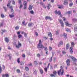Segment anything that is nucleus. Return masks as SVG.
<instances>
[{
  "instance_id": "1",
  "label": "nucleus",
  "mask_w": 77,
  "mask_h": 77,
  "mask_svg": "<svg viewBox=\"0 0 77 77\" xmlns=\"http://www.w3.org/2000/svg\"><path fill=\"white\" fill-rule=\"evenodd\" d=\"M63 73H64V70L63 68H61L59 71H58V74L59 75H60V74L62 75L63 74Z\"/></svg>"
},
{
  "instance_id": "2",
  "label": "nucleus",
  "mask_w": 77,
  "mask_h": 77,
  "mask_svg": "<svg viewBox=\"0 0 77 77\" xmlns=\"http://www.w3.org/2000/svg\"><path fill=\"white\" fill-rule=\"evenodd\" d=\"M41 40H39V43L38 44V45H37V47L38 48H44V46L42 44H41Z\"/></svg>"
},
{
  "instance_id": "3",
  "label": "nucleus",
  "mask_w": 77,
  "mask_h": 77,
  "mask_svg": "<svg viewBox=\"0 0 77 77\" xmlns=\"http://www.w3.org/2000/svg\"><path fill=\"white\" fill-rule=\"evenodd\" d=\"M60 23L61 24V26L62 27H64V23L63 22L62 20H59Z\"/></svg>"
},
{
  "instance_id": "4",
  "label": "nucleus",
  "mask_w": 77,
  "mask_h": 77,
  "mask_svg": "<svg viewBox=\"0 0 77 77\" xmlns=\"http://www.w3.org/2000/svg\"><path fill=\"white\" fill-rule=\"evenodd\" d=\"M69 57H70L72 59L73 61L75 62L77 61V59L75 58V57H73L72 56H69Z\"/></svg>"
},
{
  "instance_id": "5",
  "label": "nucleus",
  "mask_w": 77,
  "mask_h": 77,
  "mask_svg": "<svg viewBox=\"0 0 77 77\" xmlns=\"http://www.w3.org/2000/svg\"><path fill=\"white\" fill-rule=\"evenodd\" d=\"M21 47V44L20 42H18V45H16V47L17 48H19Z\"/></svg>"
},
{
  "instance_id": "6",
  "label": "nucleus",
  "mask_w": 77,
  "mask_h": 77,
  "mask_svg": "<svg viewBox=\"0 0 77 77\" xmlns=\"http://www.w3.org/2000/svg\"><path fill=\"white\" fill-rule=\"evenodd\" d=\"M70 63V60L69 59H67L66 61V63L68 66L69 65V63Z\"/></svg>"
},
{
  "instance_id": "7",
  "label": "nucleus",
  "mask_w": 77,
  "mask_h": 77,
  "mask_svg": "<svg viewBox=\"0 0 77 77\" xmlns=\"http://www.w3.org/2000/svg\"><path fill=\"white\" fill-rule=\"evenodd\" d=\"M65 23L66 26H69V27H70V26H71V25H72L71 24H69V23H68V22H66Z\"/></svg>"
},
{
  "instance_id": "8",
  "label": "nucleus",
  "mask_w": 77,
  "mask_h": 77,
  "mask_svg": "<svg viewBox=\"0 0 77 77\" xmlns=\"http://www.w3.org/2000/svg\"><path fill=\"white\" fill-rule=\"evenodd\" d=\"M49 66H50V63L48 64L47 68H44L45 71V72H47V68H49Z\"/></svg>"
},
{
  "instance_id": "9",
  "label": "nucleus",
  "mask_w": 77,
  "mask_h": 77,
  "mask_svg": "<svg viewBox=\"0 0 77 77\" xmlns=\"http://www.w3.org/2000/svg\"><path fill=\"white\" fill-rule=\"evenodd\" d=\"M14 13H12V14H9V17L10 18H12V17H14Z\"/></svg>"
},
{
  "instance_id": "10",
  "label": "nucleus",
  "mask_w": 77,
  "mask_h": 77,
  "mask_svg": "<svg viewBox=\"0 0 77 77\" xmlns=\"http://www.w3.org/2000/svg\"><path fill=\"white\" fill-rule=\"evenodd\" d=\"M45 18L46 20H48V19H49L50 20H52V19L51 18V17H50L48 16H46L45 17Z\"/></svg>"
},
{
  "instance_id": "11",
  "label": "nucleus",
  "mask_w": 77,
  "mask_h": 77,
  "mask_svg": "<svg viewBox=\"0 0 77 77\" xmlns=\"http://www.w3.org/2000/svg\"><path fill=\"white\" fill-rule=\"evenodd\" d=\"M69 44H67L66 47V50H68V49L69 48Z\"/></svg>"
},
{
  "instance_id": "12",
  "label": "nucleus",
  "mask_w": 77,
  "mask_h": 77,
  "mask_svg": "<svg viewBox=\"0 0 77 77\" xmlns=\"http://www.w3.org/2000/svg\"><path fill=\"white\" fill-rule=\"evenodd\" d=\"M72 47H70V52L71 53V54H72L73 53V51H72Z\"/></svg>"
},
{
  "instance_id": "13",
  "label": "nucleus",
  "mask_w": 77,
  "mask_h": 77,
  "mask_svg": "<svg viewBox=\"0 0 77 77\" xmlns=\"http://www.w3.org/2000/svg\"><path fill=\"white\" fill-rule=\"evenodd\" d=\"M32 7L31 5H29V10H32Z\"/></svg>"
},
{
  "instance_id": "14",
  "label": "nucleus",
  "mask_w": 77,
  "mask_h": 77,
  "mask_svg": "<svg viewBox=\"0 0 77 77\" xmlns=\"http://www.w3.org/2000/svg\"><path fill=\"white\" fill-rule=\"evenodd\" d=\"M5 40L6 42H7V43H8L9 42V39H8V38H5Z\"/></svg>"
},
{
  "instance_id": "15",
  "label": "nucleus",
  "mask_w": 77,
  "mask_h": 77,
  "mask_svg": "<svg viewBox=\"0 0 77 77\" xmlns=\"http://www.w3.org/2000/svg\"><path fill=\"white\" fill-rule=\"evenodd\" d=\"M63 35L64 36L65 39H66V38H67V35H66V34H65V33L63 34Z\"/></svg>"
},
{
  "instance_id": "16",
  "label": "nucleus",
  "mask_w": 77,
  "mask_h": 77,
  "mask_svg": "<svg viewBox=\"0 0 77 77\" xmlns=\"http://www.w3.org/2000/svg\"><path fill=\"white\" fill-rule=\"evenodd\" d=\"M17 36L19 38H22V37H23V36L21 34L18 35Z\"/></svg>"
},
{
  "instance_id": "17",
  "label": "nucleus",
  "mask_w": 77,
  "mask_h": 77,
  "mask_svg": "<svg viewBox=\"0 0 77 77\" xmlns=\"http://www.w3.org/2000/svg\"><path fill=\"white\" fill-rule=\"evenodd\" d=\"M10 8L11 9V12H14V10L12 8V6H11V7H10Z\"/></svg>"
},
{
  "instance_id": "18",
  "label": "nucleus",
  "mask_w": 77,
  "mask_h": 77,
  "mask_svg": "<svg viewBox=\"0 0 77 77\" xmlns=\"http://www.w3.org/2000/svg\"><path fill=\"white\" fill-rule=\"evenodd\" d=\"M58 8H59V9H62L63 8V6L62 5H61L58 7Z\"/></svg>"
},
{
  "instance_id": "19",
  "label": "nucleus",
  "mask_w": 77,
  "mask_h": 77,
  "mask_svg": "<svg viewBox=\"0 0 77 77\" xmlns=\"http://www.w3.org/2000/svg\"><path fill=\"white\" fill-rule=\"evenodd\" d=\"M40 72H41V74H43L44 72H43V70L42 69H40Z\"/></svg>"
},
{
  "instance_id": "20",
  "label": "nucleus",
  "mask_w": 77,
  "mask_h": 77,
  "mask_svg": "<svg viewBox=\"0 0 77 77\" xmlns=\"http://www.w3.org/2000/svg\"><path fill=\"white\" fill-rule=\"evenodd\" d=\"M48 36L51 37H52L53 36V35H52V34H51V32L49 33Z\"/></svg>"
},
{
  "instance_id": "21",
  "label": "nucleus",
  "mask_w": 77,
  "mask_h": 77,
  "mask_svg": "<svg viewBox=\"0 0 77 77\" xmlns=\"http://www.w3.org/2000/svg\"><path fill=\"white\" fill-rule=\"evenodd\" d=\"M23 5H24V6H27V2H26L24 1L23 2Z\"/></svg>"
},
{
  "instance_id": "22",
  "label": "nucleus",
  "mask_w": 77,
  "mask_h": 77,
  "mask_svg": "<svg viewBox=\"0 0 77 77\" xmlns=\"http://www.w3.org/2000/svg\"><path fill=\"white\" fill-rule=\"evenodd\" d=\"M20 65H24V62H20Z\"/></svg>"
},
{
  "instance_id": "23",
  "label": "nucleus",
  "mask_w": 77,
  "mask_h": 77,
  "mask_svg": "<svg viewBox=\"0 0 77 77\" xmlns=\"http://www.w3.org/2000/svg\"><path fill=\"white\" fill-rule=\"evenodd\" d=\"M22 24H23V25H24V26H26L27 25V23H25V21H23Z\"/></svg>"
},
{
  "instance_id": "24",
  "label": "nucleus",
  "mask_w": 77,
  "mask_h": 77,
  "mask_svg": "<svg viewBox=\"0 0 77 77\" xmlns=\"http://www.w3.org/2000/svg\"><path fill=\"white\" fill-rule=\"evenodd\" d=\"M63 44V42H60V44L58 45V47H60V45H62Z\"/></svg>"
},
{
  "instance_id": "25",
  "label": "nucleus",
  "mask_w": 77,
  "mask_h": 77,
  "mask_svg": "<svg viewBox=\"0 0 77 77\" xmlns=\"http://www.w3.org/2000/svg\"><path fill=\"white\" fill-rule=\"evenodd\" d=\"M64 5H68V2H67L66 1H64Z\"/></svg>"
},
{
  "instance_id": "26",
  "label": "nucleus",
  "mask_w": 77,
  "mask_h": 77,
  "mask_svg": "<svg viewBox=\"0 0 77 77\" xmlns=\"http://www.w3.org/2000/svg\"><path fill=\"white\" fill-rule=\"evenodd\" d=\"M72 21H77V19L74 18L72 20Z\"/></svg>"
},
{
  "instance_id": "27",
  "label": "nucleus",
  "mask_w": 77,
  "mask_h": 77,
  "mask_svg": "<svg viewBox=\"0 0 77 77\" xmlns=\"http://www.w3.org/2000/svg\"><path fill=\"white\" fill-rule=\"evenodd\" d=\"M17 72L18 73H20L21 72V71L19 69H17Z\"/></svg>"
},
{
  "instance_id": "28",
  "label": "nucleus",
  "mask_w": 77,
  "mask_h": 77,
  "mask_svg": "<svg viewBox=\"0 0 77 77\" xmlns=\"http://www.w3.org/2000/svg\"><path fill=\"white\" fill-rule=\"evenodd\" d=\"M15 30H18V29H19V27H18V26H16L15 27Z\"/></svg>"
},
{
  "instance_id": "29",
  "label": "nucleus",
  "mask_w": 77,
  "mask_h": 77,
  "mask_svg": "<svg viewBox=\"0 0 77 77\" xmlns=\"http://www.w3.org/2000/svg\"><path fill=\"white\" fill-rule=\"evenodd\" d=\"M37 56L38 57H40L41 56V55L39 54H37Z\"/></svg>"
},
{
  "instance_id": "30",
  "label": "nucleus",
  "mask_w": 77,
  "mask_h": 77,
  "mask_svg": "<svg viewBox=\"0 0 77 77\" xmlns=\"http://www.w3.org/2000/svg\"><path fill=\"white\" fill-rule=\"evenodd\" d=\"M17 62L18 63H19L20 62V58H18L17 60Z\"/></svg>"
},
{
  "instance_id": "31",
  "label": "nucleus",
  "mask_w": 77,
  "mask_h": 77,
  "mask_svg": "<svg viewBox=\"0 0 77 77\" xmlns=\"http://www.w3.org/2000/svg\"><path fill=\"white\" fill-rule=\"evenodd\" d=\"M32 26V23H30L28 24V26L29 27L31 26Z\"/></svg>"
},
{
  "instance_id": "32",
  "label": "nucleus",
  "mask_w": 77,
  "mask_h": 77,
  "mask_svg": "<svg viewBox=\"0 0 77 77\" xmlns=\"http://www.w3.org/2000/svg\"><path fill=\"white\" fill-rule=\"evenodd\" d=\"M21 0H18V2L19 4L20 5L21 4Z\"/></svg>"
},
{
  "instance_id": "33",
  "label": "nucleus",
  "mask_w": 77,
  "mask_h": 77,
  "mask_svg": "<svg viewBox=\"0 0 77 77\" xmlns=\"http://www.w3.org/2000/svg\"><path fill=\"white\" fill-rule=\"evenodd\" d=\"M11 2H12V4L13 5H15V2L14 1V0H11Z\"/></svg>"
},
{
  "instance_id": "34",
  "label": "nucleus",
  "mask_w": 77,
  "mask_h": 77,
  "mask_svg": "<svg viewBox=\"0 0 77 77\" xmlns=\"http://www.w3.org/2000/svg\"><path fill=\"white\" fill-rule=\"evenodd\" d=\"M71 45L72 47H73V46L74 45V42H71Z\"/></svg>"
},
{
  "instance_id": "35",
  "label": "nucleus",
  "mask_w": 77,
  "mask_h": 77,
  "mask_svg": "<svg viewBox=\"0 0 77 77\" xmlns=\"http://www.w3.org/2000/svg\"><path fill=\"white\" fill-rule=\"evenodd\" d=\"M1 16L2 18H3L5 17V16H4V15H3V14H1Z\"/></svg>"
},
{
  "instance_id": "36",
  "label": "nucleus",
  "mask_w": 77,
  "mask_h": 77,
  "mask_svg": "<svg viewBox=\"0 0 77 77\" xmlns=\"http://www.w3.org/2000/svg\"><path fill=\"white\" fill-rule=\"evenodd\" d=\"M55 75L54 74H51L50 75L51 77H55Z\"/></svg>"
},
{
  "instance_id": "37",
  "label": "nucleus",
  "mask_w": 77,
  "mask_h": 77,
  "mask_svg": "<svg viewBox=\"0 0 77 77\" xmlns=\"http://www.w3.org/2000/svg\"><path fill=\"white\" fill-rule=\"evenodd\" d=\"M25 69L26 70V71H28V70L29 69V67H25Z\"/></svg>"
},
{
  "instance_id": "38",
  "label": "nucleus",
  "mask_w": 77,
  "mask_h": 77,
  "mask_svg": "<svg viewBox=\"0 0 77 77\" xmlns=\"http://www.w3.org/2000/svg\"><path fill=\"white\" fill-rule=\"evenodd\" d=\"M56 73H57V72L56 71H54L53 72V74L55 75H56Z\"/></svg>"
},
{
  "instance_id": "39",
  "label": "nucleus",
  "mask_w": 77,
  "mask_h": 77,
  "mask_svg": "<svg viewBox=\"0 0 77 77\" xmlns=\"http://www.w3.org/2000/svg\"><path fill=\"white\" fill-rule=\"evenodd\" d=\"M59 32L58 31H56V35H59Z\"/></svg>"
},
{
  "instance_id": "40",
  "label": "nucleus",
  "mask_w": 77,
  "mask_h": 77,
  "mask_svg": "<svg viewBox=\"0 0 77 77\" xmlns=\"http://www.w3.org/2000/svg\"><path fill=\"white\" fill-rule=\"evenodd\" d=\"M2 67L0 66V73H2Z\"/></svg>"
},
{
  "instance_id": "41",
  "label": "nucleus",
  "mask_w": 77,
  "mask_h": 77,
  "mask_svg": "<svg viewBox=\"0 0 77 77\" xmlns=\"http://www.w3.org/2000/svg\"><path fill=\"white\" fill-rule=\"evenodd\" d=\"M24 36L25 37H27V34H26V33H24Z\"/></svg>"
},
{
  "instance_id": "42",
  "label": "nucleus",
  "mask_w": 77,
  "mask_h": 77,
  "mask_svg": "<svg viewBox=\"0 0 77 77\" xmlns=\"http://www.w3.org/2000/svg\"><path fill=\"white\" fill-rule=\"evenodd\" d=\"M30 13H31V14H33V13H34V12H33V11H30Z\"/></svg>"
},
{
  "instance_id": "43",
  "label": "nucleus",
  "mask_w": 77,
  "mask_h": 77,
  "mask_svg": "<svg viewBox=\"0 0 77 77\" xmlns=\"http://www.w3.org/2000/svg\"><path fill=\"white\" fill-rule=\"evenodd\" d=\"M57 13V14L59 15H60V14H61V13L60 12V11H58Z\"/></svg>"
},
{
  "instance_id": "44",
  "label": "nucleus",
  "mask_w": 77,
  "mask_h": 77,
  "mask_svg": "<svg viewBox=\"0 0 77 77\" xmlns=\"http://www.w3.org/2000/svg\"><path fill=\"white\" fill-rule=\"evenodd\" d=\"M44 50L45 51H47V47H45Z\"/></svg>"
},
{
  "instance_id": "45",
  "label": "nucleus",
  "mask_w": 77,
  "mask_h": 77,
  "mask_svg": "<svg viewBox=\"0 0 77 77\" xmlns=\"http://www.w3.org/2000/svg\"><path fill=\"white\" fill-rule=\"evenodd\" d=\"M23 7V5L22 4H20V8L21 9V8Z\"/></svg>"
},
{
  "instance_id": "46",
  "label": "nucleus",
  "mask_w": 77,
  "mask_h": 77,
  "mask_svg": "<svg viewBox=\"0 0 77 77\" xmlns=\"http://www.w3.org/2000/svg\"><path fill=\"white\" fill-rule=\"evenodd\" d=\"M34 63L35 64H36V65H38V62L36 61H34Z\"/></svg>"
},
{
  "instance_id": "47",
  "label": "nucleus",
  "mask_w": 77,
  "mask_h": 77,
  "mask_svg": "<svg viewBox=\"0 0 77 77\" xmlns=\"http://www.w3.org/2000/svg\"><path fill=\"white\" fill-rule=\"evenodd\" d=\"M45 53H46V54H47V55L48 54V52L47 51H46Z\"/></svg>"
},
{
  "instance_id": "48",
  "label": "nucleus",
  "mask_w": 77,
  "mask_h": 77,
  "mask_svg": "<svg viewBox=\"0 0 77 77\" xmlns=\"http://www.w3.org/2000/svg\"><path fill=\"white\" fill-rule=\"evenodd\" d=\"M34 74L35 75H36V71L35 70L34 72Z\"/></svg>"
},
{
  "instance_id": "49",
  "label": "nucleus",
  "mask_w": 77,
  "mask_h": 77,
  "mask_svg": "<svg viewBox=\"0 0 77 77\" xmlns=\"http://www.w3.org/2000/svg\"><path fill=\"white\" fill-rule=\"evenodd\" d=\"M72 5H73V3H71L70 4H69V6H72Z\"/></svg>"
},
{
  "instance_id": "50",
  "label": "nucleus",
  "mask_w": 77,
  "mask_h": 77,
  "mask_svg": "<svg viewBox=\"0 0 77 77\" xmlns=\"http://www.w3.org/2000/svg\"><path fill=\"white\" fill-rule=\"evenodd\" d=\"M10 6H11V5L10 4V3H9L8 4H7L8 7H10Z\"/></svg>"
},
{
  "instance_id": "51",
  "label": "nucleus",
  "mask_w": 77,
  "mask_h": 77,
  "mask_svg": "<svg viewBox=\"0 0 77 77\" xmlns=\"http://www.w3.org/2000/svg\"><path fill=\"white\" fill-rule=\"evenodd\" d=\"M63 19L64 21H66V18L65 17H63Z\"/></svg>"
},
{
  "instance_id": "52",
  "label": "nucleus",
  "mask_w": 77,
  "mask_h": 77,
  "mask_svg": "<svg viewBox=\"0 0 77 77\" xmlns=\"http://www.w3.org/2000/svg\"><path fill=\"white\" fill-rule=\"evenodd\" d=\"M5 77H9V75L8 74H5Z\"/></svg>"
},
{
  "instance_id": "53",
  "label": "nucleus",
  "mask_w": 77,
  "mask_h": 77,
  "mask_svg": "<svg viewBox=\"0 0 77 77\" xmlns=\"http://www.w3.org/2000/svg\"><path fill=\"white\" fill-rule=\"evenodd\" d=\"M49 49L50 50H52V48L51 47H49Z\"/></svg>"
},
{
  "instance_id": "54",
  "label": "nucleus",
  "mask_w": 77,
  "mask_h": 77,
  "mask_svg": "<svg viewBox=\"0 0 77 77\" xmlns=\"http://www.w3.org/2000/svg\"><path fill=\"white\" fill-rule=\"evenodd\" d=\"M71 11H69L68 12V14H71Z\"/></svg>"
},
{
  "instance_id": "55",
  "label": "nucleus",
  "mask_w": 77,
  "mask_h": 77,
  "mask_svg": "<svg viewBox=\"0 0 77 77\" xmlns=\"http://www.w3.org/2000/svg\"><path fill=\"white\" fill-rule=\"evenodd\" d=\"M58 12V11H55V14H57Z\"/></svg>"
},
{
  "instance_id": "56",
  "label": "nucleus",
  "mask_w": 77,
  "mask_h": 77,
  "mask_svg": "<svg viewBox=\"0 0 77 77\" xmlns=\"http://www.w3.org/2000/svg\"><path fill=\"white\" fill-rule=\"evenodd\" d=\"M20 32H17V34L18 35H20Z\"/></svg>"
},
{
  "instance_id": "57",
  "label": "nucleus",
  "mask_w": 77,
  "mask_h": 77,
  "mask_svg": "<svg viewBox=\"0 0 77 77\" xmlns=\"http://www.w3.org/2000/svg\"><path fill=\"white\" fill-rule=\"evenodd\" d=\"M27 8V6H24V9H26Z\"/></svg>"
},
{
  "instance_id": "58",
  "label": "nucleus",
  "mask_w": 77,
  "mask_h": 77,
  "mask_svg": "<svg viewBox=\"0 0 77 77\" xmlns=\"http://www.w3.org/2000/svg\"><path fill=\"white\" fill-rule=\"evenodd\" d=\"M14 45L15 47H16V46L17 45V44L16 43V42H14Z\"/></svg>"
},
{
  "instance_id": "59",
  "label": "nucleus",
  "mask_w": 77,
  "mask_h": 77,
  "mask_svg": "<svg viewBox=\"0 0 77 77\" xmlns=\"http://www.w3.org/2000/svg\"><path fill=\"white\" fill-rule=\"evenodd\" d=\"M44 38L45 40H46V39H48V38H47L46 37H44Z\"/></svg>"
},
{
  "instance_id": "60",
  "label": "nucleus",
  "mask_w": 77,
  "mask_h": 77,
  "mask_svg": "<svg viewBox=\"0 0 77 77\" xmlns=\"http://www.w3.org/2000/svg\"><path fill=\"white\" fill-rule=\"evenodd\" d=\"M35 34L36 35V36H38V34L37 32H35Z\"/></svg>"
},
{
  "instance_id": "61",
  "label": "nucleus",
  "mask_w": 77,
  "mask_h": 77,
  "mask_svg": "<svg viewBox=\"0 0 77 77\" xmlns=\"http://www.w3.org/2000/svg\"><path fill=\"white\" fill-rule=\"evenodd\" d=\"M52 59H53V57H52L51 58V59L50 60V62H51V61H52Z\"/></svg>"
},
{
  "instance_id": "62",
  "label": "nucleus",
  "mask_w": 77,
  "mask_h": 77,
  "mask_svg": "<svg viewBox=\"0 0 77 77\" xmlns=\"http://www.w3.org/2000/svg\"><path fill=\"white\" fill-rule=\"evenodd\" d=\"M3 8H4V9L5 11H6V8L5 7H4Z\"/></svg>"
},
{
  "instance_id": "63",
  "label": "nucleus",
  "mask_w": 77,
  "mask_h": 77,
  "mask_svg": "<svg viewBox=\"0 0 77 77\" xmlns=\"http://www.w3.org/2000/svg\"><path fill=\"white\" fill-rule=\"evenodd\" d=\"M66 31H67V32H69V29H66Z\"/></svg>"
},
{
  "instance_id": "64",
  "label": "nucleus",
  "mask_w": 77,
  "mask_h": 77,
  "mask_svg": "<svg viewBox=\"0 0 77 77\" xmlns=\"http://www.w3.org/2000/svg\"><path fill=\"white\" fill-rule=\"evenodd\" d=\"M63 54H66V52H65L64 51H63Z\"/></svg>"
}]
</instances>
